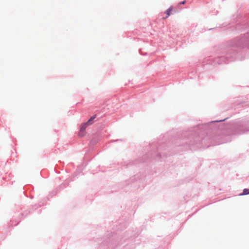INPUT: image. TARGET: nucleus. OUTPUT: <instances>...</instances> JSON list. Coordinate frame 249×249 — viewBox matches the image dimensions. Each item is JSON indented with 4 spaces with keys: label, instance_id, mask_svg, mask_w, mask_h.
<instances>
[{
    "label": "nucleus",
    "instance_id": "obj_1",
    "mask_svg": "<svg viewBox=\"0 0 249 249\" xmlns=\"http://www.w3.org/2000/svg\"><path fill=\"white\" fill-rule=\"evenodd\" d=\"M96 118V115L92 116L87 122L89 125H91L93 123L94 119Z\"/></svg>",
    "mask_w": 249,
    "mask_h": 249
},
{
    "label": "nucleus",
    "instance_id": "obj_2",
    "mask_svg": "<svg viewBox=\"0 0 249 249\" xmlns=\"http://www.w3.org/2000/svg\"><path fill=\"white\" fill-rule=\"evenodd\" d=\"M172 10H173V7L171 6L168 10H167L166 11L165 13H166L167 16L165 17V18H167L170 15V14H171V12L172 11Z\"/></svg>",
    "mask_w": 249,
    "mask_h": 249
},
{
    "label": "nucleus",
    "instance_id": "obj_5",
    "mask_svg": "<svg viewBox=\"0 0 249 249\" xmlns=\"http://www.w3.org/2000/svg\"><path fill=\"white\" fill-rule=\"evenodd\" d=\"M185 3V1H183L179 3L180 4H184Z\"/></svg>",
    "mask_w": 249,
    "mask_h": 249
},
{
    "label": "nucleus",
    "instance_id": "obj_3",
    "mask_svg": "<svg viewBox=\"0 0 249 249\" xmlns=\"http://www.w3.org/2000/svg\"><path fill=\"white\" fill-rule=\"evenodd\" d=\"M88 124L86 123H84L83 124L82 126H81V129H80V131L81 132H84L85 129H86L87 127L88 126Z\"/></svg>",
    "mask_w": 249,
    "mask_h": 249
},
{
    "label": "nucleus",
    "instance_id": "obj_4",
    "mask_svg": "<svg viewBox=\"0 0 249 249\" xmlns=\"http://www.w3.org/2000/svg\"><path fill=\"white\" fill-rule=\"evenodd\" d=\"M249 194V189H244L243 190V192L242 194H241L240 195H246Z\"/></svg>",
    "mask_w": 249,
    "mask_h": 249
}]
</instances>
